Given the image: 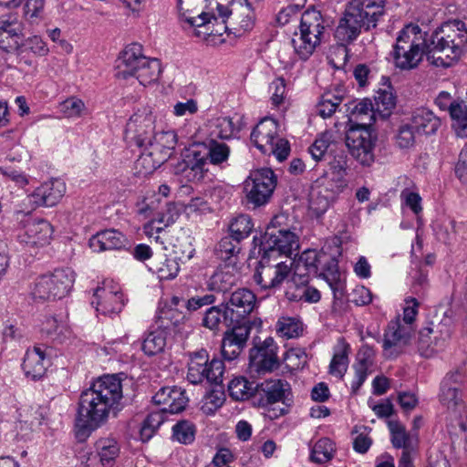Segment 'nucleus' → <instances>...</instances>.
<instances>
[{
  "instance_id": "nucleus-50",
  "label": "nucleus",
  "mask_w": 467,
  "mask_h": 467,
  "mask_svg": "<svg viewBox=\"0 0 467 467\" xmlns=\"http://www.w3.org/2000/svg\"><path fill=\"white\" fill-rule=\"evenodd\" d=\"M234 284V277L229 270L219 269L215 271L208 281L211 291L224 292Z\"/></svg>"
},
{
  "instance_id": "nucleus-38",
  "label": "nucleus",
  "mask_w": 467,
  "mask_h": 467,
  "mask_svg": "<svg viewBox=\"0 0 467 467\" xmlns=\"http://www.w3.org/2000/svg\"><path fill=\"white\" fill-rule=\"evenodd\" d=\"M375 109L369 99H362L355 104L350 111V120L356 124L351 127L368 129L375 120Z\"/></svg>"
},
{
  "instance_id": "nucleus-26",
  "label": "nucleus",
  "mask_w": 467,
  "mask_h": 467,
  "mask_svg": "<svg viewBox=\"0 0 467 467\" xmlns=\"http://www.w3.org/2000/svg\"><path fill=\"white\" fill-rule=\"evenodd\" d=\"M53 234L51 224L42 219L29 220L24 225L19 234L21 243L29 246H44L49 244Z\"/></svg>"
},
{
  "instance_id": "nucleus-61",
  "label": "nucleus",
  "mask_w": 467,
  "mask_h": 467,
  "mask_svg": "<svg viewBox=\"0 0 467 467\" xmlns=\"http://www.w3.org/2000/svg\"><path fill=\"white\" fill-rule=\"evenodd\" d=\"M223 318V310L220 306H211L208 308L202 318V326L210 330H219L220 324Z\"/></svg>"
},
{
  "instance_id": "nucleus-9",
  "label": "nucleus",
  "mask_w": 467,
  "mask_h": 467,
  "mask_svg": "<svg viewBox=\"0 0 467 467\" xmlns=\"http://www.w3.org/2000/svg\"><path fill=\"white\" fill-rule=\"evenodd\" d=\"M276 185L274 171L270 169H260L251 172L244 181V191L247 202L254 206L266 203Z\"/></svg>"
},
{
  "instance_id": "nucleus-11",
  "label": "nucleus",
  "mask_w": 467,
  "mask_h": 467,
  "mask_svg": "<svg viewBox=\"0 0 467 467\" xmlns=\"http://www.w3.org/2000/svg\"><path fill=\"white\" fill-rule=\"evenodd\" d=\"M290 272L291 268L285 263L279 262L276 257L264 253L254 278L263 289H271L279 286Z\"/></svg>"
},
{
  "instance_id": "nucleus-2",
  "label": "nucleus",
  "mask_w": 467,
  "mask_h": 467,
  "mask_svg": "<svg viewBox=\"0 0 467 467\" xmlns=\"http://www.w3.org/2000/svg\"><path fill=\"white\" fill-rule=\"evenodd\" d=\"M385 16V0H351L335 30V38L346 46L360 34L375 28Z\"/></svg>"
},
{
  "instance_id": "nucleus-1",
  "label": "nucleus",
  "mask_w": 467,
  "mask_h": 467,
  "mask_svg": "<svg viewBox=\"0 0 467 467\" xmlns=\"http://www.w3.org/2000/svg\"><path fill=\"white\" fill-rule=\"evenodd\" d=\"M122 396L121 381L116 375H105L95 380L79 397L75 420L77 437L84 440L105 424Z\"/></svg>"
},
{
  "instance_id": "nucleus-47",
  "label": "nucleus",
  "mask_w": 467,
  "mask_h": 467,
  "mask_svg": "<svg viewBox=\"0 0 467 467\" xmlns=\"http://www.w3.org/2000/svg\"><path fill=\"white\" fill-rule=\"evenodd\" d=\"M450 116L453 120L452 127L458 137H467V106L463 102L452 105Z\"/></svg>"
},
{
  "instance_id": "nucleus-22",
  "label": "nucleus",
  "mask_w": 467,
  "mask_h": 467,
  "mask_svg": "<svg viewBox=\"0 0 467 467\" xmlns=\"http://www.w3.org/2000/svg\"><path fill=\"white\" fill-rule=\"evenodd\" d=\"M250 359L258 371H272L278 367L277 346L273 337L265 338L250 350Z\"/></svg>"
},
{
  "instance_id": "nucleus-4",
  "label": "nucleus",
  "mask_w": 467,
  "mask_h": 467,
  "mask_svg": "<svg viewBox=\"0 0 467 467\" xmlns=\"http://www.w3.org/2000/svg\"><path fill=\"white\" fill-rule=\"evenodd\" d=\"M230 156V148L224 142L210 140L207 143L192 146L186 159L176 167V173H182L187 182H199L208 171L207 163L221 166Z\"/></svg>"
},
{
  "instance_id": "nucleus-48",
  "label": "nucleus",
  "mask_w": 467,
  "mask_h": 467,
  "mask_svg": "<svg viewBox=\"0 0 467 467\" xmlns=\"http://www.w3.org/2000/svg\"><path fill=\"white\" fill-rule=\"evenodd\" d=\"M252 219L249 215L241 214L235 217L230 226V235L236 241L247 238L253 230Z\"/></svg>"
},
{
  "instance_id": "nucleus-63",
  "label": "nucleus",
  "mask_w": 467,
  "mask_h": 467,
  "mask_svg": "<svg viewBox=\"0 0 467 467\" xmlns=\"http://www.w3.org/2000/svg\"><path fill=\"white\" fill-rule=\"evenodd\" d=\"M224 371V366L223 361L219 359H213L211 362H207L205 379L210 383L220 384Z\"/></svg>"
},
{
  "instance_id": "nucleus-60",
  "label": "nucleus",
  "mask_w": 467,
  "mask_h": 467,
  "mask_svg": "<svg viewBox=\"0 0 467 467\" xmlns=\"http://www.w3.org/2000/svg\"><path fill=\"white\" fill-rule=\"evenodd\" d=\"M342 99L331 94H326L322 97L321 101L317 104V111L323 118L331 117L339 106Z\"/></svg>"
},
{
  "instance_id": "nucleus-40",
  "label": "nucleus",
  "mask_w": 467,
  "mask_h": 467,
  "mask_svg": "<svg viewBox=\"0 0 467 467\" xmlns=\"http://www.w3.org/2000/svg\"><path fill=\"white\" fill-rule=\"evenodd\" d=\"M208 355L205 351H200L192 356L188 364L187 379L192 384L202 382L205 379Z\"/></svg>"
},
{
  "instance_id": "nucleus-55",
  "label": "nucleus",
  "mask_w": 467,
  "mask_h": 467,
  "mask_svg": "<svg viewBox=\"0 0 467 467\" xmlns=\"http://www.w3.org/2000/svg\"><path fill=\"white\" fill-rule=\"evenodd\" d=\"M239 243L240 241L234 240L232 235L223 237L216 247L218 257L226 261L238 254L240 251Z\"/></svg>"
},
{
  "instance_id": "nucleus-39",
  "label": "nucleus",
  "mask_w": 467,
  "mask_h": 467,
  "mask_svg": "<svg viewBox=\"0 0 467 467\" xmlns=\"http://www.w3.org/2000/svg\"><path fill=\"white\" fill-rule=\"evenodd\" d=\"M433 330L430 327H425L420 330L418 339V351L420 356L424 358H431L436 352L440 351L444 348L445 337L437 338L434 340L431 338Z\"/></svg>"
},
{
  "instance_id": "nucleus-34",
  "label": "nucleus",
  "mask_w": 467,
  "mask_h": 467,
  "mask_svg": "<svg viewBox=\"0 0 467 467\" xmlns=\"http://www.w3.org/2000/svg\"><path fill=\"white\" fill-rule=\"evenodd\" d=\"M411 124L418 133L434 134L441 127V119L425 108L417 109L411 116Z\"/></svg>"
},
{
  "instance_id": "nucleus-35",
  "label": "nucleus",
  "mask_w": 467,
  "mask_h": 467,
  "mask_svg": "<svg viewBox=\"0 0 467 467\" xmlns=\"http://www.w3.org/2000/svg\"><path fill=\"white\" fill-rule=\"evenodd\" d=\"M337 195L338 193L322 189L315 183L309 199V212L317 218L322 216Z\"/></svg>"
},
{
  "instance_id": "nucleus-12",
  "label": "nucleus",
  "mask_w": 467,
  "mask_h": 467,
  "mask_svg": "<svg viewBox=\"0 0 467 467\" xmlns=\"http://www.w3.org/2000/svg\"><path fill=\"white\" fill-rule=\"evenodd\" d=\"M256 296L247 288H239L230 295L224 304L223 320L230 325L241 324L256 307Z\"/></svg>"
},
{
  "instance_id": "nucleus-44",
  "label": "nucleus",
  "mask_w": 467,
  "mask_h": 467,
  "mask_svg": "<svg viewBox=\"0 0 467 467\" xmlns=\"http://www.w3.org/2000/svg\"><path fill=\"white\" fill-rule=\"evenodd\" d=\"M439 400L448 410L460 412L462 405V390L441 384Z\"/></svg>"
},
{
  "instance_id": "nucleus-43",
  "label": "nucleus",
  "mask_w": 467,
  "mask_h": 467,
  "mask_svg": "<svg viewBox=\"0 0 467 467\" xmlns=\"http://www.w3.org/2000/svg\"><path fill=\"white\" fill-rule=\"evenodd\" d=\"M336 451L334 442L328 438H321L312 447L310 460L317 463L329 462Z\"/></svg>"
},
{
  "instance_id": "nucleus-27",
  "label": "nucleus",
  "mask_w": 467,
  "mask_h": 467,
  "mask_svg": "<svg viewBox=\"0 0 467 467\" xmlns=\"http://www.w3.org/2000/svg\"><path fill=\"white\" fill-rule=\"evenodd\" d=\"M90 248L97 253L121 250L129 245L126 235L116 229L102 230L89 239Z\"/></svg>"
},
{
  "instance_id": "nucleus-41",
  "label": "nucleus",
  "mask_w": 467,
  "mask_h": 467,
  "mask_svg": "<svg viewBox=\"0 0 467 467\" xmlns=\"http://www.w3.org/2000/svg\"><path fill=\"white\" fill-rule=\"evenodd\" d=\"M97 453L103 466H111L119 454V446L112 438H103L96 443Z\"/></svg>"
},
{
  "instance_id": "nucleus-37",
  "label": "nucleus",
  "mask_w": 467,
  "mask_h": 467,
  "mask_svg": "<svg viewBox=\"0 0 467 467\" xmlns=\"http://www.w3.org/2000/svg\"><path fill=\"white\" fill-rule=\"evenodd\" d=\"M307 284H296L294 282V277H292L285 291V297L289 301L318 302L320 292L317 288L307 285Z\"/></svg>"
},
{
  "instance_id": "nucleus-64",
  "label": "nucleus",
  "mask_w": 467,
  "mask_h": 467,
  "mask_svg": "<svg viewBox=\"0 0 467 467\" xmlns=\"http://www.w3.org/2000/svg\"><path fill=\"white\" fill-rule=\"evenodd\" d=\"M84 109V102L76 98L67 99L60 105V111L67 118L78 117Z\"/></svg>"
},
{
  "instance_id": "nucleus-20",
  "label": "nucleus",
  "mask_w": 467,
  "mask_h": 467,
  "mask_svg": "<svg viewBox=\"0 0 467 467\" xmlns=\"http://www.w3.org/2000/svg\"><path fill=\"white\" fill-rule=\"evenodd\" d=\"M91 304L101 315L109 316L121 311L124 298L119 287L104 284L103 286H99L95 290Z\"/></svg>"
},
{
  "instance_id": "nucleus-56",
  "label": "nucleus",
  "mask_w": 467,
  "mask_h": 467,
  "mask_svg": "<svg viewBox=\"0 0 467 467\" xmlns=\"http://www.w3.org/2000/svg\"><path fill=\"white\" fill-rule=\"evenodd\" d=\"M179 270V264L174 258H164L155 265V272L161 280L173 279Z\"/></svg>"
},
{
  "instance_id": "nucleus-57",
  "label": "nucleus",
  "mask_w": 467,
  "mask_h": 467,
  "mask_svg": "<svg viewBox=\"0 0 467 467\" xmlns=\"http://www.w3.org/2000/svg\"><path fill=\"white\" fill-rule=\"evenodd\" d=\"M211 128V133L220 139H229L234 131L233 120L228 117L217 118L213 121Z\"/></svg>"
},
{
  "instance_id": "nucleus-17",
  "label": "nucleus",
  "mask_w": 467,
  "mask_h": 467,
  "mask_svg": "<svg viewBox=\"0 0 467 467\" xmlns=\"http://www.w3.org/2000/svg\"><path fill=\"white\" fill-rule=\"evenodd\" d=\"M252 328L250 321L234 324L224 332L222 339V355L224 359H235L244 348Z\"/></svg>"
},
{
  "instance_id": "nucleus-15",
  "label": "nucleus",
  "mask_w": 467,
  "mask_h": 467,
  "mask_svg": "<svg viewBox=\"0 0 467 467\" xmlns=\"http://www.w3.org/2000/svg\"><path fill=\"white\" fill-rule=\"evenodd\" d=\"M348 159L339 154L329 162V169L317 178L315 183L325 190H330L340 194L348 187L347 180Z\"/></svg>"
},
{
  "instance_id": "nucleus-7",
  "label": "nucleus",
  "mask_w": 467,
  "mask_h": 467,
  "mask_svg": "<svg viewBox=\"0 0 467 467\" xmlns=\"http://www.w3.org/2000/svg\"><path fill=\"white\" fill-rule=\"evenodd\" d=\"M325 26L320 11L312 8L301 16L299 33H295L291 44L300 59L306 60L324 37Z\"/></svg>"
},
{
  "instance_id": "nucleus-13",
  "label": "nucleus",
  "mask_w": 467,
  "mask_h": 467,
  "mask_svg": "<svg viewBox=\"0 0 467 467\" xmlns=\"http://www.w3.org/2000/svg\"><path fill=\"white\" fill-rule=\"evenodd\" d=\"M346 145L350 154L360 164L370 166L373 163L374 144L368 129L350 127L346 133Z\"/></svg>"
},
{
  "instance_id": "nucleus-31",
  "label": "nucleus",
  "mask_w": 467,
  "mask_h": 467,
  "mask_svg": "<svg viewBox=\"0 0 467 467\" xmlns=\"http://www.w3.org/2000/svg\"><path fill=\"white\" fill-rule=\"evenodd\" d=\"M45 358V352L39 347H35L26 351L22 368L27 378L36 380L45 375L47 370Z\"/></svg>"
},
{
  "instance_id": "nucleus-32",
  "label": "nucleus",
  "mask_w": 467,
  "mask_h": 467,
  "mask_svg": "<svg viewBox=\"0 0 467 467\" xmlns=\"http://www.w3.org/2000/svg\"><path fill=\"white\" fill-rule=\"evenodd\" d=\"M192 0H178L179 16L182 22H184L190 28H202L212 24L213 20H216L213 15V7H210L211 11H202L197 16H192L191 7Z\"/></svg>"
},
{
  "instance_id": "nucleus-36",
  "label": "nucleus",
  "mask_w": 467,
  "mask_h": 467,
  "mask_svg": "<svg viewBox=\"0 0 467 467\" xmlns=\"http://www.w3.org/2000/svg\"><path fill=\"white\" fill-rule=\"evenodd\" d=\"M349 345L344 338H339L334 349V355L329 365V373L342 379L348 367Z\"/></svg>"
},
{
  "instance_id": "nucleus-8",
  "label": "nucleus",
  "mask_w": 467,
  "mask_h": 467,
  "mask_svg": "<svg viewBox=\"0 0 467 467\" xmlns=\"http://www.w3.org/2000/svg\"><path fill=\"white\" fill-rule=\"evenodd\" d=\"M75 281V273L70 268L57 269L50 275L36 279L31 294L35 299H61L70 291Z\"/></svg>"
},
{
  "instance_id": "nucleus-58",
  "label": "nucleus",
  "mask_w": 467,
  "mask_h": 467,
  "mask_svg": "<svg viewBox=\"0 0 467 467\" xmlns=\"http://www.w3.org/2000/svg\"><path fill=\"white\" fill-rule=\"evenodd\" d=\"M415 129L412 124H402L400 126L395 136L396 143L400 149H409L415 143Z\"/></svg>"
},
{
  "instance_id": "nucleus-42",
  "label": "nucleus",
  "mask_w": 467,
  "mask_h": 467,
  "mask_svg": "<svg viewBox=\"0 0 467 467\" xmlns=\"http://www.w3.org/2000/svg\"><path fill=\"white\" fill-rule=\"evenodd\" d=\"M255 384L244 377H236L228 384L229 395L235 400H245L252 396L254 398Z\"/></svg>"
},
{
  "instance_id": "nucleus-5",
  "label": "nucleus",
  "mask_w": 467,
  "mask_h": 467,
  "mask_svg": "<svg viewBox=\"0 0 467 467\" xmlns=\"http://www.w3.org/2000/svg\"><path fill=\"white\" fill-rule=\"evenodd\" d=\"M177 136L173 130L161 131L146 140L140 155L135 162V169L140 175L151 174L173 154Z\"/></svg>"
},
{
  "instance_id": "nucleus-59",
  "label": "nucleus",
  "mask_w": 467,
  "mask_h": 467,
  "mask_svg": "<svg viewBox=\"0 0 467 467\" xmlns=\"http://www.w3.org/2000/svg\"><path fill=\"white\" fill-rule=\"evenodd\" d=\"M466 382L467 371L463 367H459L449 371L441 380V384L462 390V387Z\"/></svg>"
},
{
  "instance_id": "nucleus-52",
  "label": "nucleus",
  "mask_w": 467,
  "mask_h": 467,
  "mask_svg": "<svg viewBox=\"0 0 467 467\" xmlns=\"http://www.w3.org/2000/svg\"><path fill=\"white\" fill-rule=\"evenodd\" d=\"M194 437V425L187 420L179 421L172 427V438L180 443L190 444Z\"/></svg>"
},
{
  "instance_id": "nucleus-28",
  "label": "nucleus",
  "mask_w": 467,
  "mask_h": 467,
  "mask_svg": "<svg viewBox=\"0 0 467 467\" xmlns=\"http://www.w3.org/2000/svg\"><path fill=\"white\" fill-rule=\"evenodd\" d=\"M374 349L368 345H363L358 350L356 363L353 365L355 378L351 383L352 393L356 394L358 391L359 388L367 379L368 375L371 373L374 365Z\"/></svg>"
},
{
  "instance_id": "nucleus-49",
  "label": "nucleus",
  "mask_w": 467,
  "mask_h": 467,
  "mask_svg": "<svg viewBox=\"0 0 467 467\" xmlns=\"http://www.w3.org/2000/svg\"><path fill=\"white\" fill-rule=\"evenodd\" d=\"M164 413L161 410L150 413L143 420L140 428V439L143 441H149L164 422Z\"/></svg>"
},
{
  "instance_id": "nucleus-46",
  "label": "nucleus",
  "mask_w": 467,
  "mask_h": 467,
  "mask_svg": "<svg viewBox=\"0 0 467 467\" xmlns=\"http://www.w3.org/2000/svg\"><path fill=\"white\" fill-rule=\"evenodd\" d=\"M166 346V333L163 330H155L147 335L142 342L141 348L148 356L161 353Z\"/></svg>"
},
{
  "instance_id": "nucleus-23",
  "label": "nucleus",
  "mask_w": 467,
  "mask_h": 467,
  "mask_svg": "<svg viewBox=\"0 0 467 467\" xmlns=\"http://www.w3.org/2000/svg\"><path fill=\"white\" fill-rule=\"evenodd\" d=\"M65 192V182L56 179L42 183L28 195V199L34 207H52L58 203Z\"/></svg>"
},
{
  "instance_id": "nucleus-45",
  "label": "nucleus",
  "mask_w": 467,
  "mask_h": 467,
  "mask_svg": "<svg viewBox=\"0 0 467 467\" xmlns=\"http://www.w3.org/2000/svg\"><path fill=\"white\" fill-rule=\"evenodd\" d=\"M161 72V62L155 58H147V63L141 66L134 76L138 81L147 86L158 80Z\"/></svg>"
},
{
  "instance_id": "nucleus-18",
  "label": "nucleus",
  "mask_w": 467,
  "mask_h": 467,
  "mask_svg": "<svg viewBox=\"0 0 467 467\" xmlns=\"http://www.w3.org/2000/svg\"><path fill=\"white\" fill-rule=\"evenodd\" d=\"M263 246L264 253L271 256L275 257V254L291 256L299 248V238L291 229L265 233Z\"/></svg>"
},
{
  "instance_id": "nucleus-62",
  "label": "nucleus",
  "mask_w": 467,
  "mask_h": 467,
  "mask_svg": "<svg viewBox=\"0 0 467 467\" xmlns=\"http://www.w3.org/2000/svg\"><path fill=\"white\" fill-rule=\"evenodd\" d=\"M329 144L330 136L327 134H322L308 148V151L316 161H319L327 153Z\"/></svg>"
},
{
  "instance_id": "nucleus-51",
  "label": "nucleus",
  "mask_w": 467,
  "mask_h": 467,
  "mask_svg": "<svg viewBox=\"0 0 467 467\" xmlns=\"http://www.w3.org/2000/svg\"><path fill=\"white\" fill-rule=\"evenodd\" d=\"M374 100L375 111L382 118L388 117L396 105V98L389 90H379Z\"/></svg>"
},
{
  "instance_id": "nucleus-10",
  "label": "nucleus",
  "mask_w": 467,
  "mask_h": 467,
  "mask_svg": "<svg viewBox=\"0 0 467 467\" xmlns=\"http://www.w3.org/2000/svg\"><path fill=\"white\" fill-rule=\"evenodd\" d=\"M414 327L401 324L400 317L391 320L384 332L383 355L387 358H396L402 354L412 339Z\"/></svg>"
},
{
  "instance_id": "nucleus-33",
  "label": "nucleus",
  "mask_w": 467,
  "mask_h": 467,
  "mask_svg": "<svg viewBox=\"0 0 467 467\" xmlns=\"http://www.w3.org/2000/svg\"><path fill=\"white\" fill-rule=\"evenodd\" d=\"M321 275L332 290L335 299H341L345 291V280L338 270L337 261L327 255Z\"/></svg>"
},
{
  "instance_id": "nucleus-30",
  "label": "nucleus",
  "mask_w": 467,
  "mask_h": 467,
  "mask_svg": "<svg viewBox=\"0 0 467 467\" xmlns=\"http://www.w3.org/2000/svg\"><path fill=\"white\" fill-rule=\"evenodd\" d=\"M388 426L390 432V441L394 448L402 449V451L413 452L418 446L417 433L408 432L405 426L397 420H389Z\"/></svg>"
},
{
  "instance_id": "nucleus-53",
  "label": "nucleus",
  "mask_w": 467,
  "mask_h": 467,
  "mask_svg": "<svg viewBox=\"0 0 467 467\" xmlns=\"http://www.w3.org/2000/svg\"><path fill=\"white\" fill-rule=\"evenodd\" d=\"M41 331L55 340L62 341L66 337L67 329L56 317H48L42 322Z\"/></svg>"
},
{
  "instance_id": "nucleus-16",
  "label": "nucleus",
  "mask_w": 467,
  "mask_h": 467,
  "mask_svg": "<svg viewBox=\"0 0 467 467\" xmlns=\"http://www.w3.org/2000/svg\"><path fill=\"white\" fill-rule=\"evenodd\" d=\"M147 58L143 55V47L140 44L128 45L116 61L115 77L120 79L134 77L140 67L147 63Z\"/></svg>"
},
{
  "instance_id": "nucleus-14",
  "label": "nucleus",
  "mask_w": 467,
  "mask_h": 467,
  "mask_svg": "<svg viewBox=\"0 0 467 467\" xmlns=\"http://www.w3.org/2000/svg\"><path fill=\"white\" fill-rule=\"evenodd\" d=\"M156 118L150 108L139 109L127 123L126 132L139 146L146 145V140L154 135Z\"/></svg>"
},
{
  "instance_id": "nucleus-29",
  "label": "nucleus",
  "mask_w": 467,
  "mask_h": 467,
  "mask_svg": "<svg viewBox=\"0 0 467 467\" xmlns=\"http://www.w3.org/2000/svg\"><path fill=\"white\" fill-rule=\"evenodd\" d=\"M278 124L272 118H265L259 121L251 133V140L254 146L265 152L273 149V141L278 137Z\"/></svg>"
},
{
  "instance_id": "nucleus-25",
  "label": "nucleus",
  "mask_w": 467,
  "mask_h": 467,
  "mask_svg": "<svg viewBox=\"0 0 467 467\" xmlns=\"http://www.w3.org/2000/svg\"><path fill=\"white\" fill-rule=\"evenodd\" d=\"M152 399L155 404L161 406V411L171 414L182 411L189 400L184 389L175 386L161 388Z\"/></svg>"
},
{
  "instance_id": "nucleus-3",
  "label": "nucleus",
  "mask_w": 467,
  "mask_h": 467,
  "mask_svg": "<svg viewBox=\"0 0 467 467\" xmlns=\"http://www.w3.org/2000/svg\"><path fill=\"white\" fill-rule=\"evenodd\" d=\"M466 45L465 24L460 20L447 22L431 36L427 58L437 67H450L461 57Z\"/></svg>"
},
{
  "instance_id": "nucleus-6",
  "label": "nucleus",
  "mask_w": 467,
  "mask_h": 467,
  "mask_svg": "<svg viewBox=\"0 0 467 467\" xmlns=\"http://www.w3.org/2000/svg\"><path fill=\"white\" fill-rule=\"evenodd\" d=\"M425 34L419 26L409 25L399 34L392 57L394 64L400 69H412L422 59L424 49H428Z\"/></svg>"
},
{
  "instance_id": "nucleus-24",
  "label": "nucleus",
  "mask_w": 467,
  "mask_h": 467,
  "mask_svg": "<svg viewBox=\"0 0 467 467\" xmlns=\"http://www.w3.org/2000/svg\"><path fill=\"white\" fill-rule=\"evenodd\" d=\"M327 254L318 253L317 250H306L295 263L294 267V282L296 284H304L309 282L311 275H316L319 269V265L325 262Z\"/></svg>"
},
{
  "instance_id": "nucleus-54",
  "label": "nucleus",
  "mask_w": 467,
  "mask_h": 467,
  "mask_svg": "<svg viewBox=\"0 0 467 467\" xmlns=\"http://www.w3.org/2000/svg\"><path fill=\"white\" fill-rule=\"evenodd\" d=\"M301 330V324L293 317H282L276 324L277 333L287 338L298 337Z\"/></svg>"
},
{
  "instance_id": "nucleus-19",
  "label": "nucleus",
  "mask_w": 467,
  "mask_h": 467,
  "mask_svg": "<svg viewBox=\"0 0 467 467\" xmlns=\"http://www.w3.org/2000/svg\"><path fill=\"white\" fill-rule=\"evenodd\" d=\"M290 392V385L280 379H270L255 384L254 400L259 407L284 402Z\"/></svg>"
},
{
  "instance_id": "nucleus-21",
  "label": "nucleus",
  "mask_w": 467,
  "mask_h": 467,
  "mask_svg": "<svg viewBox=\"0 0 467 467\" xmlns=\"http://www.w3.org/2000/svg\"><path fill=\"white\" fill-rule=\"evenodd\" d=\"M23 26L16 14H7L0 17V48L15 51L21 46Z\"/></svg>"
}]
</instances>
